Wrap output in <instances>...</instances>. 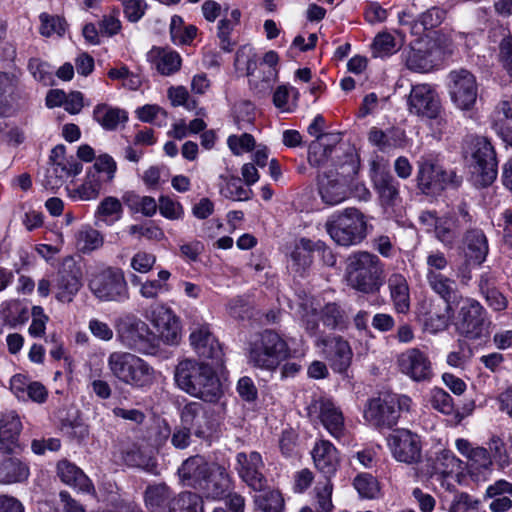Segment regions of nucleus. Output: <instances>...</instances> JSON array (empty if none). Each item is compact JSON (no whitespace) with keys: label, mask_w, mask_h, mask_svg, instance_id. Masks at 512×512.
<instances>
[{"label":"nucleus","mask_w":512,"mask_h":512,"mask_svg":"<svg viewBox=\"0 0 512 512\" xmlns=\"http://www.w3.org/2000/svg\"><path fill=\"white\" fill-rule=\"evenodd\" d=\"M219 192L226 199L233 201H247L253 196L250 188H245L239 177L220 175Z\"/></svg>","instance_id":"obj_44"},{"label":"nucleus","mask_w":512,"mask_h":512,"mask_svg":"<svg viewBox=\"0 0 512 512\" xmlns=\"http://www.w3.org/2000/svg\"><path fill=\"white\" fill-rule=\"evenodd\" d=\"M107 367L118 382L134 389H147L156 381L155 369L147 361L130 352L110 353Z\"/></svg>","instance_id":"obj_2"},{"label":"nucleus","mask_w":512,"mask_h":512,"mask_svg":"<svg viewBox=\"0 0 512 512\" xmlns=\"http://www.w3.org/2000/svg\"><path fill=\"white\" fill-rule=\"evenodd\" d=\"M393 457L403 463L413 464L421 458L420 437L407 429L394 430L388 437Z\"/></svg>","instance_id":"obj_19"},{"label":"nucleus","mask_w":512,"mask_h":512,"mask_svg":"<svg viewBox=\"0 0 512 512\" xmlns=\"http://www.w3.org/2000/svg\"><path fill=\"white\" fill-rule=\"evenodd\" d=\"M116 171V161L111 155L104 153L96 157L93 164V170L88 171V173H96V175L101 177L103 184L111 183L115 178Z\"/></svg>","instance_id":"obj_57"},{"label":"nucleus","mask_w":512,"mask_h":512,"mask_svg":"<svg viewBox=\"0 0 512 512\" xmlns=\"http://www.w3.org/2000/svg\"><path fill=\"white\" fill-rule=\"evenodd\" d=\"M123 216V206L121 201L114 196L103 198L94 213L97 221L107 226H112L118 222Z\"/></svg>","instance_id":"obj_45"},{"label":"nucleus","mask_w":512,"mask_h":512,"mask_svg":"<svg viewBox=\"0 0 512 512\" xmlns=\"http://www.w3.org/2000/svg\"><path fill=\"white\" fill-rule=\"evenodd\" d=\"M102 188L101 177L96 173L86 174L85 180L79 185L66 186L68 197L73 201H92L98 198Z\"/></svg>","instance_id":"obj_39"},{"label":"nucleus","mask_w":512,"mask_h":512,"mask_svg":"<svg viewBox=\"0 0 512 512\" xmlns=\"http://www.w3.org/2000/svg\"><path fill=\"white\" fill-rule=\"evenodd\" d=\"M341 139V133L339 132L323 133L322 135H318V139L312 141V161L317 162L316 155L323 151V149L331 155Z\"/></svg>","instance_id":"obj_63"},{"label":"nucleus","mask_w":512,"mask_h":512,"mask_svg":"<svg viewBox=\"0 0 512 512\" xmlns=\"http://www.w3.org/2000/svg\"><path fill=\"white\" fill-rule=\"evenodd\" d=\"M118 337L125 347L138 353L148 354L154 348L148 325L137 318L123 321L118 329Z\"/></svg>","instance_id":"obj_17"},{"label":"nucleus","mask_w":512,"mask_h":512,"mask_svg":"<svg viewBox=\"0 0 512 512\" xmlns=\"http://www.w3.org/2000/svg\"><path fill=\"white\" fill-rule=\"evenodd\" d=\"M325 229L332 240L341 246L360 243L367 235L365 216L356 208H346L329 216Z\"/></svg>","instance_id":"obj_5"},{"label":"nucleus","mask_w":512,"mask_h":512,"mask_svg":"<svg viewBox=\"0 0 512 512\" xmlns=\"http://www.w3.org/2000/svg\"><path fill=\"white\" fill-rule=\"evenodd\" d=\"M383 264L377 255L367 251L354 252L347 258V284L362 293H374L382 285Z\"/></svg>","instance_id":"obj_3"},{"label":"nucleus","mask_w":512,"mask_h":512,"mask_svg":"<svg viewBox=\"0 0 512 512\" xmlns=\"http://www.w3.org/2000/svg\"><path fill=\"white\" fill-rule=\"evenodd\" d=\"M353 485L362 498L374 499L378 496L380 488L377 479L368 473L355 477Z\"/></svg>","instance_id":"obj_59"},{"label":"nucleus","mask_w":512,"mask_h":512,"mask_svg":"<svg viewBox=\"0 0 512 512\" xmlns=\"http://www.w3.org/2000/svg\"><path fill=\"white\" fill-rule=\"evenodd\" d=\"M82 164L74 156H66L64 145L55 146L50 154V166L47 168L43 185L46 189L60 188L66 179L78 175L82 171Z\"/></svg>","instance_id":"obj_13"},{"label":"nucleus","mask_w":512,"mask_h":512,"mask_svg":"<svg viewBox=\"0 0 512 512\" xmlns=\"http://www.w3.org/2000/svg\"><path fill=\"white\" fill-rule=\"evenodd\" d=\"M418 185L423 191H435L445 187L451 182V175L431 160L422 159L419 162L417 174Z\"/></svg>","instance_id":"obj_32"},{"label":"nucleus","mask_w":512,"mask_h":512,"mask_svg":"<svg viewBox=\"0 0 512 512\" xmlns=\"http://www.w3.org/2000/svg\"><path fill=\"white\" fill-rule=\"evenodd\" d=\"M124 461L128 466L142 468L151 471L154 467L151 458L147 456L138 446L133 445L124 452Z\"/></svg>","instance_id":"obj_64"},{"label":"nucleus","mask_w":512,"mask_h":512,"mask_svg":"<svg viewBox=\"0 0 512 512\" xmlns=\"http://www.w3.org/2000/svg\"><path fill=\"white\" fill-rule=\"evenodd\" d=\"M30 476L29 463L15 456L5 458L0 463V483H23Z\"/></svg>","instance_id":"obj_37"},{"label":"nucleus","mask_w":512,"mask_h":512,"mask_svg":"<svg viewBox=\"0 0 512 512\" xmlns=\"http://www.w3.org/2000/svg\"><path fill=\"white\" fill-rule=\"evenodd\" d=\"M169 512H204L202 498L192 492L180 493L173 498Z\"/></svg>","instance_id":"obj_53"},{"label":"nucleus","mask_w":512,"mask_h":512,"mask_svg":"<svg viewBox=\"0 0 512 512\" xmlns=\"http://www.w3.org/2000/svg\"><path fill=\"white\" fill-rule=\"evenodd\" d=\"M144 503L150 512H169L174 497L164 483L148 485L144 491Z\"/></svg>","instance_id":"obj_38"},{"label":"nucleus","mask_w":512,"mask_h":512,"mask_svg":"<svg viewBox=\"0 0 512 512\" xmlns=\"http://www.w3.org/2000/svg\"><path fill=\"white\" fill-rule=\"evenodd\" d=\"M212 463L203 456L195 455L182 463L178 474L185 485L198 490L212 469Z\"/></svg>","instance_id":"obj_34"},{"label":"nucleus","mask_w":512,"mask_h":512,"mask_svg":"<svg viewBox=\"0 0 512 512\" xmlns=\"http://www.w3.org/2000/svg\"><path fill=\"white\" fill-rule=\"evenodd\" d=\"M246 47L239 49L236 52L235 56V65L240 68L242 64H246L247 75L250 77L249 82L253 89H255L258 93H266L268 92L274 85V83L278 79V70L277 68H259V74L255 73L253 67L256 66V62L250 57L249 54L246 55Z\"/></svg>","instance_id":"obj_22"},{"label":"nucleus","mask_w":512,"mask_h":512,"mask_svg":"<svg viewBox=\"0 0 512 512\" xmlns=\"http://www.w3.org/2000/svg\"><path fill=\"white\" fill-rule=\"evenodd\" d=\"M23 425L15 410H5L0 413V442L13 444L18 440Z\"/></svg>","instance_id":"obj_42"},{"label":"nucleus","mask_w":512,"mask_h":512,"mask_svg":"<svg viewBox=\"0 0 512 512\" xmlns=\"http://www.w3.org/2000/svg\"><path fill=\"white\" fill-rule=\"evenodd\" d=\"M472 173L481 186L490 185L497 177L498 161L491 141L482 136L471 141Z\"/></svg>","instance_id":"obj_11"},{"label":"nucleus","mask_w":512,"mask_h":512,"mask_svg":"<svg viewBox=\"0 0 512 512\" xmlns=\"http://www.w3.org/2000/svg\"><path fill=\"white\" fill-rule=\"evenodd\" d=\"M93 119L105 130H116L120 124L128 120L124 109L112 107L108 104H97L93 110Z\"/></svg>","instance_id":"obj_41"},{"label":"nucleus","mask_w":512,"mask_h":512,"mask_svg":"<svg viewBox=\"0 0 512 512\" xmlns=\"http://www.w3.org/2000/svg\"><path fill=\"white\" fill-rule=\"evenodd\" d=\"M448 89L452 102L461 110L471 109L477 100L476 77L466 69L452 70L448 74Z\"/></svg>","instance_id":"obj_15"},{"label":"nucleus","mask_w":512,"mask_h":512,"mask_svg":"<svg viewBox=\"0 0 512 512\" xmlns=\"http://www.w3.org/2000/svg\"><path fill=\"white\" fill-rule=\"evenodd\" d=\"M39 20V32L44 37H51L54 35L62 37L64 36L68 27L66 20L58 15L41 13L39 15Z\"/></svg>","instance_id":"obj_55"},{"label":"nucleus","mask_w":512,"mask_h":512,"mask_svg":"<svg viewBox=\"0 0 512 512\" xmlns=\"http://www.w3.org/2000/svg\"><path fill=\"white\" fill-rule=\"evenodd\" d=\"M311 456L316 469L325 477L330 478L336 473L340 464L339 451L329 440H317L312 448Z\"/></svg>","instance_id":"obj_30"},{"label":"nucleus","mask_w":512,"mask_h":512,"mask_svg":"<svg viewBox=\"0 0 512 512\" xmlns=\"http://www.w3.org/2000/svg\"><path fill=\"white\" fill-rule=\"evenodd\" d=\"M136 117L145 123L158 127L167 125L168 112L157 104H145L135 110Z\"/></svg>","instance_id":"obj_54"},{"label":"nucleus","mask_w":512,"mask_h":512,"mask_svg":"<svg viewBox=\"0 0 512 512\" xmlns=\"http://www.w3.org/2000/svg\"><path fill=\"white\" fill-rule=\"evenodd\" d=\"M126 232L138 240L144 238L148 241L160 242L166 238L163 229L152 220L129 225Z\"/></svg>","instance_id":"obj_51"},{"label":"nucleus","mask_w":512,"mask_h":512,"mask_svg":"<svg viewBox=\"0 0 512 512\" xmlns=\"http://www.w3.org/2000/svg\"><path fill=\"white\" fill-rule=\"evenodd\" d=\"M182 424L200 438L206 437L212 430V416L206 407L196 401L187 403L181 411Z\"/></svg>","instance_id":"obj_27"},{"label":"nucleus","mask_w":512,"mask_h":512,"mask_svg":"<svg viewBox=\"0 0 512 512\" xmlns=\"http://www.w3.org/2000/svg\"><path fill=\"white\" fill-rule=\"evenodd\" d=\"M263 461L260 453L253 451L249 454L239 452L236 455V470L240 478L255 491L265 488L266 480L261 473Z\"/></svg>","instance_id":"obj_23"},{"label":"nucleus","mask_w":512,"mask_h":512,"mask_svg":"<svg viewBox=\"0 0 512 512\" xmlns=\"http://www.w3.org/2000/svg\"><path fill=\"white\" fill-rule=\"evenodd\" d=\"M368 141L380 151L388 152L392 149L405 147L407 137L405 131L400 128L391 127L382 130L372 127L368 132Z\"/></svg>","instance_id":"obj_35"},{"label":"nucleus","mask_w":512,"mask_h":512,"mask_svg":"<svg viewBox=\"0 0 512 512\" xmlns=\"http://www.w3.org/2000/svg\"><path fill=\"white\" fill-rule=\"evenodd\" d=\"M189 338L192 347L200 357L211 359L216 365L222 363L223 352L221 345L211 333L208 324L195 327Z\"/></svg>","instance_id":"obj_26"},{"label":"nucleus","mask_w":512,"mask_h":512,"mask_svg":"<svg viewBox=\"0 0 512 512\" xmlns=\"http://www.w3.org/2000/svg\"><path fill=\"white\" fill-rule=\"evenodd\" d=\"M407 110L421 119L435 121L440 133L446 128L447 119L442 114L440 97L431 84L412 85L407 97Z\"/></svg>","instance_id":"obj_6"},{"label":"nucleus","mask_w":512,"mask_h":512,"mask_svg":"<svg viewBox=\"0 0 512 512\" xmlns=\"http://www.w3.org/2000/svg\"><path fill=\"white\" fill-rule=\"evenodd\" d=\"M176 385L187 394L206 402H216L222 396V385L213 368L194 359L180 361L174 372Z\"/></svg>","instance_id":"obj_1"},{"label":"nucleus","mask_w":512,"mask_h":512,"mask_svg":"<svg viewBox=\"0 0 512 512\" xmlns=\"http://www.w3.org/2000/svg\"><path fill=\"white\" fill-rule=\"evenodd\" d=\"M454 316L453 305L439 299L425 297L416 307V317L423 330L429 334L445 331Z\"/></svg>","instance_id":"obj_12"},{"label":"nucleus","mask_w":512,"mask_h":512,"mask_svg":"<svg viewBox=\"0 0 512 512\" xmlns=\"http://www.w3.org/2000/svg\"><path fill=\"white\" fill-rule=\"evenodd\" d=\"M431 406L446 415H450L454 411L453 399L448 392L442 388L434 387L430 391Z\"/></svg>","instance_id":"obj_62"},{"label":"nucleus","mask_w":512,"mask_h":512,"mask_svg":"<svg viewBox=\"0 0 512 512\" xmlns=\"http://www.w3.org/2000/svg\"><path fill=\"white\" fill-rule=\"evenodd\" d=\"M255 503L263 512H281L284 507V501L280 492L275 490L265 491L256 495Z\"/></svg>","instance_id":"obj_60"},{"label":"nucleus","mask_w":512,"mask_h":512,"mask_svg":"<svg viewBox=\"0 0 512 512\" xmlns=\"http://www.w3.org/2000/svg\"><path fill=\"white\" fill-rule=\"evenodd\" d=\"M397 363L401 373L415 382L430 381L433 377V367L428 355L418 348H409L402 352Z\"/></svg>","instance_id":"obj_21"},{"label":"nucleus","mask_w":512,"mask_h":512,"mask_svg":"<svg viewBox=\"0 0 512 512\" xmlns=\"http://www.w3.org/2000/svg\"><path fill=\"white\" fill-rule=\"evenodd\" d=\"M317 190L323 203L338 205L348 198V179L336 170H324L317 176Z\"/></svg>","instance_id":"obj_20"},{"label":"nucleus","mask_w":512,"mask_h":512,"mask_svg":"<svg viewBox=\"0 0 512 512\" xmlns=\"http://www.w3.org/2000/svg\"><path fill=\"white\" fill-rule=\"evenodd\" d=\"M316 345L321 348L323 356L330 361L334 371L342 373L350 365L352 351L343 338L339 336L321 338L316 341Z\"/></svg>","instance_id":"obj_24"},{"label":"nucleus","mask_w":512,"mask_h":512,"mask_svg":"<svg viewBox=\"0 0 512 512\" xmlns=\"http://www.w3.org/2000/svg\"><path fill=\"white\" fill-rule=\"evenodd\" d=\"M390 296L397 313L406 314L410 309V291L406 278L399 274H392L388 279Z\"/></svg>","instance_id":"obj_40"},{"label":"nucleus","mask_w":512,"mask_h":512,"mask_svg":"<svg viewBox=\"0 0 512 512\" xmlns=\"http://www.w3.org/2000/svg\"><path fill=\"white\" fill-rule=\"evenodd\" d=\"M364 420L377 429H391L399 419L398 410L394 409L391 395L369 399L363 410Z\"/></svg>","instance_id":"obj_16"},{"label":"nucleus","mask_w":512,"mask_h":512,"mask_svg":"<svg viewBox=\"0 0 512 512\" xmlns=\"http://www.w3.org/2000/svg\"><path fill=\"white\" fill-rule=\"evenodd\" d=\"M420 220L434 227L435 237L447 249H453L458 240L459 232L471 222V216L466 204L458 206L457 211L443 217H437L432 212H424Z\"/></svg>","instance_id":"obj_9"},{"label":"nucleus","mask_w":512,"mask_h":512,"mask_svg":"<svg viewBox=\"0 0 512 512\" xmlns=\"http://www.w3.org/2000/svg\"><path fill=\"white\" fill-rule=\"evenodd\" d=\"M431 461L435 475L446 477L461 469V460L450 450H441Z\"/></svg>","instance_id":"obj_50"},{"label":"nucleus","mask_w":512,"mask_h":512,"mask_svg":"<svg viewBox=\"0 0 512 512\" xmlns=\"http://www.w3.org/2000/svg\"><path fill=\"white\" fill-rule=\"evenodd\" d=\"M157 204L162 217L171 221L182 220L184 218V207L176 199L167 195H161Z\"/></svg>","instance_id":"obj_58"},{"label":"nucleus","mask_w":512,"mask_h":512,"mask_svg":"<svg viewBox=\"0 0 512 512\" xmlns=\"http://www.w3.org/2000/svg\"><path fill=\"white\" fill-rule=\"evenodd\" d=\"M122 200L132 212L141 213L145 217L154 216L158 210L157 201L151 196H141L129 191L123 194Z\"/></svg>","instance_id":"obj_47"},{"label":"nucleus","mask_w":512,"mask_h":512,"mask_svg":"<svg viewBox=\"0 0 512 512\" xmlns=\"http://www.w3.org/2000/svg\"><path fill=\"white\" fill-rule=\"evenodd\" d=\"M147 61L162 76H171L177 73L182 65L180 54L172 49L152 47L147 55Z\"/></svg>","instance_id":"obj_33"},{"label":"nucleus","mask_w":512,"mask_h":512,"mask_svg":"<svg viewBox=\"0 0 512 512\" xmlns=\"http://www.w3.org/2000/svg\"><path fill=\"white\" fill-rule=\"evenodd\" d=\"M171 277V273L166 269H161L157 274V279H146L141 288H139V295L147 300H155L161 294L170 291L168 281Z\"/></svg>","instance_id":"obj_46"},{"label":"nucleus","mask_w":512,"mask_h":512,"mask_svg":"<svg viewBox=\"0 0 512 512\" xmlns=\"http://www.w3.org/2000/svg\"><path fill=\"white\" fill-rule=\"evenodd\" d=\"M314 498L319 512H332L334 505L332 503L333 484L328 477L319 480L314 487Z\"/></svg>","instance_id":"obj_56"},{"label":"nucleus","mask_w":512,"mask_h":512,"mask_svg":"<svg viewBox=\"0 0 512 512\" xmlns=\"http://www.w3.org/2000/svg\"><path fill=\"white\" fill-rule=\"evenodd\" d=\"M307 415L310 421L323 428L336 440H341L346 435L345 418L342 410L330 398H314L308 404Z\"/></svg>","instance_id":"obj_10"},{"label":"nucleus","mask_w":512,"mask_h":512,"mask_svg":"<svg viewBox=\"0 0 512 512\" xmlns=\"http://www.w3.org/2000/svg\"><path fill=\"white\" fill-rule=\"evenodd\" d=\"M491 128L512 148V98L500 100L489 117Z\"/></svg>","instance_id":"obj_31"},{"label":"nucleus","mask_w":512,"mask_h":512,"mask_svg":"<svg viewBox=\"0 0 512 512\" xmlns=\"http://www.w3.org/2000/svg\"><path fill=\"white\" fill-rule=\"evenodd\" d=\"M449 266L448 258L439 249L431 250L426 256V278L443 274Z\"/></svg>","instance_id":"obj_61"},{"label":"nucleus","mask_w":512,"mask_h":512,"mask_svg":"<svg viewBox=\"0 0 512 512\" xmlns=\"http://www.w3.org/2000/svg\"><path fill=\"white\" fill-rule=\"evenodd\" d=\"M88 288L100 301L122 303L129 299L128 284L120 268L106 267L91 273Z\"/></svg>","instance_id":"obj_7"},{"label":"nucleus","mask_w":512,"mask_h":512,"mask_svg":"<svg viewBox=\"0 0 512 512\" xmlns=\"http://www.w3.org/2000/svg\"><path fill=\"white\" fill-rule=\"evenodd\" d=\"M57 476L60 480L75 489L90 492L93 489L91 480L74 463L63 459L57 463Z\"/></svg>","instance_id":"obj_36"},{"label":"nucleus","mask_w":512,"mask_h":512,"mask_svg":"<svg viewBox=\"0 0 512 512\" xmlns=\"http://www.w3.org/2000/svg\"><path fill=\"white\" fill-rule=\"evenodd\" d=\"M75 239L78 249L84 254L91 253L104 244L103 234L90 225L82 226L76 232Z\"/></svg>","instance_id":"obj_48"},{"label":"nucleus","mask_w":512,"mask_h":512,"mask_svg":"<svg viewBox=\"0 0 512 512\" xmlns=\"http://www.w3.org/2000/svg\"><path fill=\"white\" fill-rule=\"evenodd\" d=\"M299 91L293 86L279 85L273 93V104L281 112L290 113L295 110Z\"/></svg>","instance_id":"obj_52"},{"label":"nucleus","mask_w":512,"mask_h":512,"mask_svg":"<svg viewBox=\"0 0 512 512\" xmlns=\"http://www.w3.org/2000/svg\"><path fill=\"white\" fill-rule=\"evenodd\" d=\"M82 287V271L72 257H66L53 277V293L60 303H71Z\"/></svg>","instance_id":"obj_14"},{"label":"nucleus","mask_w":512,"mask_h":512,"mask_svg":"<svg viewBox=\"0 0 512 512\" xmlns=\"http://www.w3.org/2000/svg\"><path fill=\"white\" fill-rule=\"evenodd\" d=\"M290 356L288 343L274 330L266 329L249 344L248 363L273 372Z\"/></svg>","instance_id":"obj_4"},{"label":"nucleus","mask_w":512,"mask_h":512,"mask_svg":"<svg viewBox=\"0 0 512 512\" xmlns=\"http://www.w3.org/2000/svg\"><path fill=\"white\" fill-rule=\"evenodd\" d=\"M232 488V479L223 465L213 462L212 469L198 489L206 498H223Z\"/></svg>","instance_id":"obj_29"},{"label":"nucleus","mask_w":512,"mask_h":512,"mask_svg":"<svg viewBox=\"0 0 512 512\" xmlns=\"http://www.w3.org/2000/svg\"><path fill=\"white\" fill-rule=\"evenodd\" d=\"M406 66L409 70L427 73L435 66L432 52L428 49L412 47L406 55Z\"/></svg>","instance_id":"obj_49"},{"label":"nucleus","mask_w":512,"mask_h":512,"mask_svg":"<svg viewBox=\"0 0 512 512\" xmlns=\"http://www.w3.org/2000/svg\"><path fill=\"white\" fill-rule=\"evenodd\" d=\"M370 177L382 206H394L399 198L398 181L377 161L370 164Z\"/></svg>","instance_id":"obj_25"},{"label":"nucleus","mask_w":512,"mask_h":512,"mask_svg":"<svg viewBox=\"0 0 512 512\" xmlns=\"http://www.w3.org/2000/svg\"><path fill=\"white\" fill-rule=\"evenodd\" d=\"M461 249L468 264L481 265L489 253V243L480 228L466 230L462 237Z\"/></svg>","instance_id":"obj_28"},{"label":"nucleus","mask_w":512,"mask_h":512,"mask_svg":"<svg viewBox=\"0 0 512 512\" xmlns=\"http://www.w3.org/2000/svg\"><path fill=\"white\" fill-rule=\"evenodd\" d=\"M152 326L153 339L164 345H178L182 338L180 317L165 303H155L149 306L145 314Z\"/></svg>","instance_id":"obj_8"},{"label":"nucleus","mask_w":512,"mask_h":512,"mask_svg":"<svg viewBox=\"0 0 512 512\" xmlns=\"http://www.w3.org/2000/svg\"><path fill=\"white\" fill-rule=\"evenodd\" d=\"M431 290L440 296L441 301L450 305H457L461 296L459 295L455 281L444 274L426 278Z\"/></svg>","instance_id":"obj_43"},{"label":"nucleus","mask_w":512,"mask_h":512,"mask_svg":"<svg viewBox=\"0 0 512 512\" xmlns=\"http://www.w3.org/2000/svg\"><path fill=\"white\" fill-rule=\"evenodd\" d=\"M488 325L487 313L483 306L474 299H466L459 312V332L469 339H478Z\"/></svg>","instance_id":"obj_18"}]
</instances>
